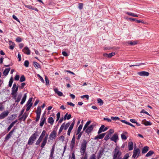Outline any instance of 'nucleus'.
I'll list each match as a JSON object with an SVG mask.
<instances>
[{"mask_svg":"<svg viewBox=\"0 0 159 159\" xmlns=\"http://www.w3.org/2000/svg\"><path fill=\"white\" fill-rule=\"evenodd\" d=\"M87 143V141L85 139L83 140L81 143L80 148V152L81 155L83 156L85 153L84 157H82L81 159H87V154L86 152V147Z\"/></svg>","mask_w":159,"mask_h":159,"instance_id":"obj_1","label":"nucleus"},{"mask_svg":"<svg viewBox=\"0 0 159 159\" xmlns=\"http://www.w3.org/2000/svg\"><path fill=\"white\" fill-rule=\"evenodd\" d=\"M113 156L112 159H119L121 158L122 152L120 151V148L117 146L113 152Z\"/></svg>","mask_w":159,"mask_h":159,"instance_id":"obj_2","label":"nucleus"},{"mask_svg":"<svg viewBox=\"0 0 159 159\" xmlns=\"http://www.w3.org/2000/svg\"><path fill=\"white\" fill-rule=\"evenodd\" d=\"M39 135V133L36 132L29 138L28 144L29 145H31L36 139L37 137Z\"/></svg>","mask_w":159,"mask_h":159,"instance_id":"obj_3","label":"nucleus"},{"mask_svg":"<svg viewBox=\"0 0 159 159\" xmlns=\"http://www.w3.org/2000/svg\"><path fill=\"white\" fill-rule=\"evenodd\" d=\"M57 127L55 129V130H53L50 134L49 136V139L50 140H52L54 139H55L57 136V132L56 131L57 129Z\"/></svg>","mask_w":159,"mask_h":159,"instance_id":"obj_4","label":"nucleus"},{"mask_svg":"<svg viewBox=\"0 0 159 159\" xmlns=\"http://www.w3.org/2000/svg\"><path fill=\"white\" fill-rule=\"evenodd\" d=\"M140 151L139 148H134L133 151V154L132 157L135 158L138 157L140 153Z\"/></svg>","mask_w":159,"mask_h":159,"instance_id":"obj_5","label":"nucleus"},{"mask_svg":"<svg viewBox=\"0 0 159 159\" xmlns=\"http://www.w3.org/2000/svg\"><path fill=\"white\" fill-rule=\"evenodd\" d=\"M28 116V115L27 113H25L22 115V116H19L18 120L20 121H21L22 120L23 121H25L26 118H27V117Z\"/></svg>","mask_w":159,"mask_h":159,"instance_id":"obj_6","label":"nucleus"},{"mask_svg":"<svg viewBox=\"0 0 159 159\" xmlns=\"http://www.w3.org/2000/svg\"><path fill=\"white\" fill-rule=\"evenodd\" d=\"M137 74L142 76H148L149 75V73L145 71H142L138 72Z\"/></svg>","mask_w":159,"mask_h":159,"instance_id":"obj_7","label":"nucleus"},{"mask_svg":"<svg viewBox=\"0 0 159 159\" xmlns=\"http://www.w3.org/2000/svg\"><path fill=\"white\" fill-rule=\"evenodd\" d=\"M94 125H91L86 129L85 130V132L88 134H89L91 133V132L93 130Z\"/></svg>","mask_w":159,"mask_h":159,"instance_id":"obj_8","label":"nucleus"},{"mask_svg":"<svg viewBox=\"0 0 159 159\" xmlns=\"http://www.w3.org/2000/svg\"><path fill=\"white\" fill-rule=\"evenodd\" d=\"M48 134H46L45 138L43 139V141L41 144V147L42 148H43L45 145L48 139Z\"/></svg>","mask_w":159,"mask_h":159,"instance_id":"obj_9","label":"nucleus"},{"mask_svg":"<svg viewBox=\"0 0 159 159\" xmlns=\"http://www.w3.org/2000/svg\"><path fill=\"white\" fill-rule=\"evenodd\" d=\"M18 89V87L16 83H14L11 89V93H17Z\"/></svg>","mask_w":159,"mask_h":159,"instance_id":"obj_10","label":"nucleus"},{"mask_svg":"<svg viewBox=\"0 0 159 159\" xmlns=\"http://www.w3.org/2000/svg\"><path fill=\"white\" fill-rule=\"evenodd\" d=\"M75 135H74L73 136L72 139L71 140V143H70V148L71 150H72L75 147Z\"/></svg>","mask_w":159,"mask_h":159,"instance_id":"obj_11","label":"nucleus"},{"mask_svg":"<svg viewBox=\"0 0 159 159\" xmlns=\"http://www.w3.org/2000/svg\"><path fill=\"white\" fill-rule=\"evenodd\" d=\"M118 139V137L117 134H115L113 136L110 138V139L114 142L116 143L117 140Z\"/></svg>","mask_w":159,"mask_h":159,"instance_id":"obj_12","label":"nucleus"},{"mask_svg":"<svg viewBox=\"0 0 159 159\" xmlns=\"http://www.w3.org/2000/svg\"><path fill=\"white\" fill-rule=\"evenodd\" d=\"M23 52L25 54L28 55H30V51L29 49L27 47H25L23 49Z\"/></svg>","mask_w":159,"mask_h":159,"instance_id":"obj_13","label":"nucleus"},{"mask_svg":"<svg viewBox=\"0 0 159 159\" xmlns=\"http://www.w3.org/2000/svg\"><path fill=\"white\" fill-rule=\"evenodd\" d=\"M8 111L4 112L0 115V119H2L6 117L8 114Z\"/></svg>","mask_w":159,"mask_h":159,"instance_id":"obj_14","label":"nucleus"},{"mask_svg":"<svg viewBox=\"0 0 159 159\" xmlns=\"http://www.w3.org/2000/svg\"><path fill=\"white\" fill-rule=\"evenodd\" d=\"M105 133H102L98 135L95 137L94 139L95 140L102 139L105 136Z\"/></svg>","mask_w":159,"mask_h":159,"instance_id":"obj_15","label":"nucleus"},{"mask_svg":"<svg viewBox=\"0 0 159 159\" xmlns=\"http://www.w3.org/2000/svg\"><path fill=\"white\" fill-rule=\"evenodd\" d=\"M55 151V145H53L52 147V148L51 150L50 154V158H51V159H53L54 158L53 157V154L54 151Z\"/></svg>","mask_w":159,"mask_h":159,"instance_id":"obj_16","label":"nucleus"},{"mask_svg":"<svg viewBox=\"0 0 159 159\" xmlns=\"http://www.w3.org/2000/svg\"><path fill=\"white\" fill-rule=\"evenodd\" d=\"M37 118L36 120V121H38L39 120L40 118V107H38L37 109Z\"/></svg>","mask_w":159,"mask_h":159,"instance_id":"obj_17","label":"nucleus"},{"mask_svg":"<svg viewBox=\"0 0 159 159\" xmlns=\"http://www.w3.org/2000/svg\"><path fill=\"white\" fill-rule=\"evenodd\" d=\"M128 147L129 150H132L134 148L133 143L132 142H129L128 143Z\"/></svg>","mask_w":159,"mask_h":159,"instance_id":"obj_18","label":"nucleus"},{"mask_svg":"<svg viewBox=\"0 0 159 159\" xmlns=\"http://www.w3.org/2000/svg\"><path fill=\"white\" fill-rule=\"evenodd\" d=\"M54 91L55 93H57L59 96H63V94L62 92L58 90L57 88H55L54 89Z\"/></svg>","mask_w":159,"mask_h":159,"instance_id":"obj_19","label":"nucleus"},{"mask_svg":"<svg viewBox=\"0 0 159 159\" xmlns=\"http://www.w3.org/2000/svg\"><path fill=\"white\" fill-rule=\"evenodd\" d=\"M142 123L145 126L151 125L152 124L150 122L147 121L145 120H143L142 122Z\"/></svg>","mask_w":159,"mask_h":159,"instance_id":"obj_20","label":"nucleus"},{"mask_svg":"<svg viewBox=\"0 0 159 159\" xmlns=\"http://www.w3.org/2000/svg\"><path fill=\"white\" fill-rule=\"evenodd\" d=\"M44 123L46 124H47L46 122V117L42 116L41 118V122H40V126H42Z\"/></svg>","mask_w":159,"mask_h":159,"instance_id":"obj_21","label":"nucleus"},{"mask_svg":"<svg viewBox=\"0 0 159 159\" xmlns=\"http://www.w3.org/2000/svg\"><path fill=\"white\" fill-rule=\"evenodd\" d=\"M68 113H66L64 116L63 120H65L66 119L69 120L71 118V115L70 114L68 115Z\"/></svg>","mask_w":159,"mask_h":159,"instance_id":"obj_22","label":"nucleus"},{"mask_svg":"<svg viewBox=\"0 0 159 159\" xmlns=\"http://www.w3.org/2000/svg\"><path fill=\"white\" fill-rule=\"evenodd\" d=\"M149 148L147 146H146L143 148L142 149V153L143 154L145 153L149 150Z\"/></svg>","mask_w":159,"mask_h":159,"instance_id":"obj_23","label":"nucleus"},{"mask_svg":"<svg viewBox=\"0 0 159 159\" xmlns=\"http://www.w3.org/2000/svg\"><path fill=\"white\" fill-rule=\"evenodd\" d=\"M32 100V98H29L27 102L26 105V106L31 107L32 105V103H31V102Z\"/></svg>","mask_w":159,"mask_h":159,"instance_id":"obj_24","label":"nucleus"},{"mask_svg":"<svg viewBox=\"0 0 159 159\" xmlns=\"http://www.w3.org/2000/svg\"><path fill=\"white\" fill-rule=\"evenodd\" d=\"M126 14L128 15L134 17H138V16L136 14L134 13H133L131 12H126Z\"/></svg>","mask_w":159,"mask_h":159,"instance_id":"obj_25","label":"nucleus"},{"mask_svg":"<svg viewBox=\"0 0 159 159\" xmlns=\"http://www.w3.org/2000/svg\"><path fill=\"white\" fill-rule=\"evenodd\" d=\"M10 70V68L5 69L3 72V75L5 76H7Z\"/></svg>","mask_w":159,"mask_h":159,"instance_id":"obj_26","label":"nucleus"},{"mask_svg":"<svg viewBox=\"0 0 159 159\" xmlns=\"http://www.w3.org/2000/svg\"><path fill=\"white\" fill-rule=\"evenodd\" d=\"M22 98V95L21 94H19L18 96L16 98V99L15 100V101L16 102H19L21 98Z\"/></svg>","mask_w":159,"mask_h":159,"instance_id":"obj_27","label":"nucleus"},{"mask_svg":"<svg viewBox=\"0 0 159 159\" xmlns=\"http://www.w3.org/2000/svg\"><path fill=\"white\" fill-rule=\"evenodd\" d=\"M103 151L102 150H100L99 151V152L98 153L97 156V158H98V159H100L102 157L103 155Z\"/></svg>","mask_w":159,"mask_h":159,"instance_id":"obj_28","label":"nucleus"},{"mask_svg":"<svg viewBox=\"0 0 159 159\" xmlns=\"http://www.w3.org/2000/svg\"><path fill=\"white\" fill-rule=\"evenodd\" d=\"M27 97V95L26 94H24V96L23 97V98L21 100V102H20V104H23L25 102L26 98Z\"/></svg>","mask_w":159,"mask_h":159,"instance_id":"obj_29","label":"nucleus"},{"mask_svg":"<svg viewBox=\"0 0 159 159\" xmlns=\"http://www.w3.org/2000/svg\"><path fill=\"white\" fill-rule=\"evenodd\" d=\"M54 120L53 118L52 117H49L48 119V122L50 123L51 125H52L54 123Z\"/></svg>","mask_w":159,"mask_h":159,"instance_id":"obj_30","label":"nucleus"},{"mask_svg":"<svg viewBox=\"0 0 159 159\" xmlns=\"http://www.w3.org/2000/svg\"><path fill=\"white\" fill-rule=\"evenodd\" d=\"M62 125H64V129L65 130H66L69 126H70V122H68L67 123L66 125H65V123H63Z\"/></svg>","mask_w":159,"mask_h":159,"instance_id":"obj_31","label":"nucleus"},{"mask_svg":"<svg viewBox=\"0 0 159 159\" xmlns=\"http://www.w3.org/2000/svg\"><path fill=\"white\" fill-rule=\"evenodd\" d=\"M137 43L138 42L137 41H129L128 42V43L131 46L136 45Z\"/></svg>","mask_w":159,"mask_h":159,"instance_id":"obj_32","label":"nucleus"},{"mask_svg":"<svg viewBox=\"0 0 159 159\" xmlns=\"http://www.w3.org/2000/svg\"><path fill=\"white\" fill-rule=\"evenodd\" d=\"M124 134H121V136L122 139L126 140L127 139V138L125 134H127V132H124Z\"/></svg>","mask_w":159,"mask_h":159,"instance_id":"obj_33","label":"nucleus"},{"mask_svg":"<svg viewBox=\"0 0 159 159\" xmlns=\"http://www.w3.org/2000/svg\"><path fill=\"white\" fill-rule=\"evenodd\" d=\"M129 19L130 20V21H136V22L138 23H143V22L142 21H141L140 20H138L137 19H136L135 18H129Z\"/></svg>","mask_w":159,"mask_h":159,"instance_id":"obj_34","label":"nucleus"},{"mask_svg":"<svg viewBox=\"0 0 159 159\" xmlns=\"http://www.w3.org/2000/svg\"><path fill=\"white\" fill-rule=\"evenodd\" d=\"M105 126L104 125H102L100 128L98 133L99 134L103 131H104V128Z\"/></svg>","mask_w":159,"mask_h":159,"instance_id":"obj_35","label":"nucleus"},{"mask_svg":"<svg viewBox=\"0 0 159 159\" xmlns=\"http://www.w3.org/2000/svg\"><path fill=\"white\" fill-rule=\"evenodd\" d=\"M82 127L83 125H79L77 129L76 135H78L79 133H81L80 131L82 128Z\"/></svg>","mask_w":159,"mask_h":159,"instance_id":"obj_36","label":"nucleus"},{"mask_svg":"<svg viewBox=\"0 0 159 159\" xmlns=\"http://www.w3.org/2000/svg\"><path fill=\"white\" fill-rule=\"evenodd\" d=\"M154 153V152L153 151H149L146 155V157H148L152 156Z\"/></svg>","mask_w":159,"mask_h":159,"instance_id":"obj_37","label":"nucleus"},{"mask_svg":"<svg viewBox=\"0 0 159 159\" xmlns=\"http://www.w3.org/2000/svg\"><path fill=\"white\" fill-rule=\"evenodd\" d=\"M46 134V131L45 130H43L42 132L40 135V141H41V140L43 138V137Z\"/></svg>","mask_w":159,"mask_h":159,"instance_id":"obj_38","label":"nucleus"},{"mask_svg":"<svg viewBox=\"0 0 159 159\" xmlns=\"http://www.w3.org/2000/svg\"><path fill=\"white\" fill-rule=\"evenodd\" d=\"M33 63V65L34 67L35 68L38 69L40 67V65L39 64L36 62H34Z\"/></svg>","mask_w":159,"mask_h":159,"instance_id":"obj_39","label":"nucleus"},{"mask_svg":"<svg viewBox=\"0 0 159 159\" xmlns=\"http://www.w3.org/2000/svg\"><path fill=\"white\" fill-rule=\"evenodd\" d=\"M13 82V78L12 77H11L9 80V82L8 86L9 87H11L12 86V83Z\"/></svg>","mask_w":159,"mask_h":159,"instance_id":"obj_40","label":"nucleus"},{"mask_svg":"<svg viewBox=\"0 0 159 159\" xmlns=\"http://www.w3.org/2000/svg\"><path fill=\"white\" fill-rule=\"evenodd\" d=\"M129 154L128 153H126L123 157V158H122L121 157V158H120L119 159H128L129 157Z\"/></svg>","mask_w":159,"mask_h":159,"instance_id":"obj_41","label":"nucleus"},{"mask_svg":"<svg viewBox=\"0 0 159 159\" xmlns=\"http://www.w3.org/2000/svg\"><path fill=\"white\" fill-rule=\"evenodd\" d=\"M111 120H114L115 121H116V120H119L120 119V118L117 116H111Z\"/></svg>","mask_w":159,"mask_h":159,"instance_id":"obj_42","label":"nucleus"},{"mask_svg":"<svg viewBox=\"0 0 159 159\" xmlns=\"http://www.w3.org/2000/svg\"><path fill=\"white\" fill-rule=\"evenodd\" d=\"M98 102L100 104V105L102 106L103 104V101L100 98L97 99Z\"/></svg>","mask_w":159,"mask_h":159,"instance_id":"obj_43","label":"nucleus"},{"mask_svg":"<svg viewBox=\"0 0 159 159\" xmlns=\"http://www.w3.org/2000/svg\"><path fill=\"white\" fill-rule=\"evenodd\" d=\"M45 79L46 82V85H48L49 84V81L48 79V77L46 76H45Z\"/></svg>","mask_w":159,"mask_h":159,"instance_id":"obj_44","label":"nucleus"},{"mask_svg":"<svg viewBox=\"0 0 159 159\" xmlns=\"http://www.w3.org/2000/svg\"><path fill=\"white\" fill-rule=\"evenodd\" d=\"M25 76L23 75H22L20 78V82H23L25 81Z\"/></svg>","mask_w":159,"mask_h":159,"instance_id":"obj_45","label":"nucleus"},{"mask_svg":"<svg viewBox=\"0 0 159 159\" xmlns=\"http://www.w3.org/2000/svg\"><path fill=\"white\" fill-rule=\"evenodd\" d=\"M64 125H62L59 129L58 133L59 134H60L63 129H64Z\"/></svg>","mask_w":159,"mask_h":159,"instance_id":"obj_46","label":"nucleus"},{"mask_svg":"<svg viewBox=\"0 0 159 159\" xmlns=\"http://www.w3.org/2000/svg\"><path fill=\"white\" fill-rule=\"evenodd\" d=\"M11 133H9L8 134H7L5 137V139L6 140H8L11 137Z\"/></svg>","mask_w":159,"mask_h":159,"instance_id":"obj_47","label":"nucleus"},{"mask_svg":"<svg viewBox=\"0 0 159 159\" xmlns=\"http://www.w3.org/2000/svg\"><path fill=\"white\" fill-rule=\"evenodd\" d=\"M115 55V53L114 52H112L109 54H108V58H110L112 56Z\"/></svg>","mask_w":159,"mask_h":159,"instance_id":"obj_48","label":"nucleus"},{"mask_svg":"<svg viewBox=\"0 0 159 159\" xmlns=\"http://www.w3.org/2000/svg\"><path fill=\"white\" fill-rule=\"evenodd\" d=\"M11 95L12 96L13 98L15 100L16 98V93H11Z\"/></svg>","mask_w":159,"mask_h":159,"instance_id":"obj_49","label":"nucleus"},{"mask_svg":"<svg viewBox=\"0 0 159 159\" xmlns=\"http://www.w3.org/2000/svg\"><path fill=\"white\" fill-rule=\"evenodd\" d=\"M80 98H86L87 100H88L89 99V96L88 95H85L83 96H81L80 97Z\"/></svg>","mask_w":159,"mask_h":159,"instance_id":"obj_50","label":"nucleus"},{"mask_svg":"<svg viewBox=\"0 0 159 159\" xmlns=\"http://www.w3.org/2000/svg\"><path fill=\"white\" fill-rule=\"evenodd\" d=\"M75 123V120H73V122H72V123L70 125L69 128L72 129L73 128V127H74V125Z\"/></svg>","mask_w":159,"mask_h":159,"instance_id":"obj_51","label":"nucleus"},{"mask_svg":"<svg viewBox=\"0 0 159 159\" xmlns=\"http://www.w3.org/2000/svg\"><path fill=\"white\" fill-rule=\"evenodd\" d=\"M29 64V62L27 60H26L24 62V65L26 67H28Z\"/></svg>","mask_w":159,"mask_h":159,"instance_id":"obj_52","label":"nucleus"},{"mask_svg":"<svg viewBox=\"0 0 159 159\" xmlns=\"http://www.w3.org/2000/svg\"><path fill=\"white\" fill-rule=\"evenodd\" d=\"M83 4L82 3H79V4L78 8L80 9L81 10L83 8Z\"/></svg>","mask_w":159,"mask_h":159,"instance_id":"obj_53","label":"nucleus"},{"mask_svg":"<svg viewBox=\"0 0 159 159\" xmlns=\"http://www.w3.org/2000/svg\"><path fill=\"white\" fill-rule=\"evenodd\" d=\"M12 17L15 20L18 22H20L19 19L16 17V16L15 15H13L12 16Z\"/></svg>","mask_w":159,"mask_h":159,"instance_id":"obj_54","label":"nucleus"},{"mask_svg":"<svg viewBox=\"0 0 159 159\" xmlns=\"http://www.w3.org/2000/svg\"><path fill=\"white\" fill-rule=\"evenodd\" d=\"M110 135L108 134L105 137L104 139L106 141H107L109 139V137L110 136Z\"/></svg>","mask_w":159,"mask_h":159,"instance_id":"obj_55","label":"nucleus"},{"mask_svg":"<svg viewBox=\"0 0 159 159\" xmlns=\"http://www.w3.org/2000/svg\"><path fill=\"white\" fill-rule=\"evenodd\" d=\"M89 159H96V156L95 154H93L90 156Z\"/></svg>","mask_w":159,"mask_h":159,"instance_id":"obj_56","label":"nucleus"},{"mask_svg":"<svg viewBox=\"0 0 159 159\" xmlns=\"http://www.w3.org/2000/svg\"><path fill=\"white\" fill-rule=\"evenodd\" d=\"M16 41L17 42L19 43L21 42L22 39L20 37H17L16 38Z\"/></svg>","mask_w":159,"mask_h":159,"instance_id":"obj_57","label":"nucleus"},{"mask_svg":"<svg viewBox=\"0 0 159 159\" xmlns=\"http://www.w3.org/2000/svg\"><path fill=\"white\" fill-rule=\"evenodd\" d=\"M108 134L111 135V134H112L114 132V130L113 129H110L108 131Z\"/></svg>","mask_w":159,"mask_h":159,"instance_id":"obj_58","label":"nucleus"},{"mask_svg":"<svg viewBox=\"0 0 159 159\" xmlns=\"http://www.w3.org/2000/svg\"><path fill=\"white\" fill-rule=\"evenodd\" d=\"M20 78V76L19 75H16L15 77V79L16 80L18 81Z\"/></svg>","mask_w":159,"mask_h":159,"instance_id":"obj_59","label":"nucleus"},{"mask_svg":"<svg viewBox=\"0 0 159 159\" xmlns=\"http://www.w3.org/2000/svg\"><path fill=\"white\" fill-rule=\"evenodd\" d=\"M62 54L65 57H67V56H68V55L67 53L65 51L62 52Z\"/></svg>","mask_w":159,"mask_h":159,"instance_id":"obj_60","label":"nucleus"},{"mask_svg":"<svg viewBox=\"0 0 159 159\" xmlns=\"http://www.w3.org/2000/svg\"><path fill=\"white\" fill-rule=\"evenodd\" d=\"M141 113H145L148 115H149V114L147 111H145V110H144L143 109L142 110V111L141 112Z\"/></svg>","mask_w":159,"mask_h":159,"instance_id":"obj_61","label":"nucleus"},{"mask_svg":"<svg viewBox=\"0 0 159 159\" xmlns=\"http://www.w3.org/2000/svg\"><path fill=\"white\" fill-rule=\"evenodd\" d=\"M17 121V120H16L13 122L10 125L11 127H12V126L15 124Z\"/></svg>","mask_w":159,"mask_h":159,"instance_id":"obj_62","label":"nucleus"},{"mask_svg":"<svg viewBox=\"0 0 159 159\" xmlns=\"http://www.w3.org/2000/svg\"><path fill=\"white\" fill-rule=\"evenodd\" d=\"M15 45V44L14 43H12V44H11L10 46H9V48L11 50L13 49L14 46Z\"/></svg>","mask_w":159,"mask_h":159,"instance_id":"obj_63","label":"nucleus"},{"mask_svg":"<svg viewBox=\"0 0 159 159\" xmlns=\"http://www.w3.org/2000/svg\"><path fill=\"white\" fill-rule=\"evenodd\" d=\"M71 159H75V157L74 152L72 153V156Z\"/></svg>","mask_w":159,"mask_h":159,"instance_id":"obj_64","label":"nucleus"}]
</instances>
